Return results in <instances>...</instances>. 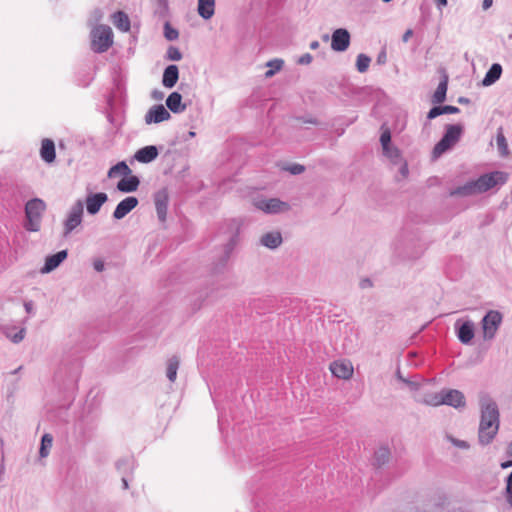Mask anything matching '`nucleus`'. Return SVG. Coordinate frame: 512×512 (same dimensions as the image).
<instances>
[{
  "label": "nucleus",
  "instance_id": "aec40b11",
  "mask_svg": "<svg viewBox=\"0 0 512 512\" xmlns=\"http://www.w3.org/2000/svg\"><path fill=\"white\" fill-rule=\"evenodd\" d=\"M283 242L282 235L279 231H271L263 234L260 238L261 245L269 249L278 248Z\"/></svg>",
  "mask_w": 512,
  "mask_h": 512
},
{
  "label": "nucleus",
  "instance_id": "49530a36",
  "mask_svg": "<svg viewBox=\"0 0 512 512\" xmlns=\"http://www.w3.org/2000/svg\"><path fill=\"white\" fill-rule=\"evenodd\" d=\"M311 61L312 56L309 53H306L299 58L298 63L304 65L311 63Z\"/></svg>",
  "mask_w": 512,
  "mask_h": 512
},
{
  "label": "nucleus",
  "instance_id": "3c124183",
  "mask_svg": "<svg viewBox=\"0 0 512 512\" xmlns=\"http://www.w3.org/2000/svg\"><path fill=\"white\" fill-rule=\"evenodd\" d=\"M412 35H413V31H412L411 29H408V30L404 33V35H403V41H404V42H407V41L411 38V36H412Z\"/></svg>",
  "mask_w": 512,
  "mask_h": 512
},
{
  "label": "nucleus",
  "instance_id": "39448f33",
  "mask_svg": "<svg viewBox=\"0 0 512 512\" xmlns=\"http://www.w3.org/2000/svg\"><path fill=\"white\" fill-rule=\"evenodd\" d=\"M508 178L509 174L504 171L485 173L476 179L478 191L482 194L492 188L501 187L508 181Z\"/></svg>",
  "mask_w": 512,
  "mask_h": 512
},
{
  "label": "nucleus",
  "instance_id": "393cba45",
  "mask_svg": "<svg viewBox=\"0 0 512 512\" xmlns=\"http://www.w3.org/2000/svg\"><path fill=\"white\" fill-rule=\"evenodd\" d=\"M197 10L202 18L210 19L215 13V0H198Z\"/></svg>",
  "mask_w": 512,
  "mask_h": 512
},
{
  "label": "nucleus",
  "instance_id": "0eeeda50",
  "mask_svg": "<svg viewBox=\"0 0 512 512\" xmlns=\"http://www.w3.org/2000/svg\"><path fill=\"white\" fill-rule=\"evenodd\" d=\"M253 204L257 209L267 214H277L289 210L288 203L283 202L278 198L255 199Z\"/></svg>",
  "mask_w": 512,
  "mask_h": 512
},
{
  "label": "nucleus",
  "instance_id": "864d4df0",
  "mask_svg": "<svg viewBox=\"0 0 512 512\" xmlns=\"http://www.w3.org/2000/svg\"><path fill=\"white\" fill-rule=\"evenodd\" d=\"M492 5V0H484L483 1V8L488 9Z\"/></svg>",
  "mask_w": 512,
  "mask_h": 512
},
{
  "label": "nucleus",
  "instance_id": "cd10ccee",
  "mask_svg": "<svg viewBox=\"0 0 512 512\" xmlns=\"http://www.w3.org/2000/svg\"><path fill=\"white\" fill-rule=\"evenodd\" d=\"M447 87H448V76L444 75L442 81L438 84V86L432 96L433 103H441L445 100Z\"/></svg>",
  "mask_w": 512,
  "mask_h": 512
},
{
  "label": "nucleus",
  "instance_id": "09e8293b",
  "mask_svg": "<svg viewBox=\"0 0 512 512\" xmlns=\"http://www.w3.org/2000/svg\"><path fill=\"white\" fill-rule=\"evenodd\" d=\"M24 308H25V311L28 313V314H32L33 311H34V304L32 301H26L24 303Z\"/></svg>",
  "mask_w": 512,
  "mask_h": 512
},
{
  "label": "nucleus",
  "instance_id": "9d476101",
  "mask_svg": "<svg viewBox=\"0 0 512 512\" xmlns=\"http://www.w3.org/2000/svg\"><path fill=\"white\" fill-rule=\"evenodd\" d=\"M443 405L452 406L456 409L466 406L464 394L457 389H442Z\"/></svg>",
  "mask_w": 512,
  "mask_h": 512
},
{
  "label": "nucleus",
  "instance_id": "c85d7f7f",
  "mask_svg": "<svg viewBox=\"0 0 512 512\" xmlns=\"http://www.w3.org/2000/svg\"><path fill=\"white\" fill-rule=\"evenodd\" d=\"M181 101V94L178 92H173L166 99V105L172 112L177 113L185 108V106L181 104Z\"/></svg>",
  "mask_w": 512,
  "mask_h": 512
},
{
  "label": "nucleus",
  "instance_id": "f704fd0d",
  "mask_svg": "<svg viewBox=\"0 0 512 512\" xmlns=\"http://www.w3.org/2000/svg\"><path fill=\"white\" fill-rule=\"evenodd\" d=\"M283 60L281 59H273L267 62V66L270 68L265 72L266 78H271L274 76L278 71H280L283 67Z\"/></svg>",
  "mask_w": 512,
  "mask_h": 512
},
{
  "label": "nucleus",
  "instance_id": "7ed1b4c3",
  "mask_svg": "<svg viewBox=\"0 0 512 512\" xmlns=\"http://www.w3.org/2000/svg\"><path fill=\"white\" fill-rule=\"evenodd\" d=\"M46 209L45 202L40 198H33L25 205V216L27 223L26 229L29 231H38L40 227V220L43 212Z\"/></svg>",
  "mask_w": 512,
  "mask_h": 512
},
{
  "label": "nucleus",
  "instance_id": "7c9ffc66",
  "mask_svg": "<svg viewBox=\"0 0 512 512\" xmlns=\"http://www.w3.org/2000/svg\"><path fill=\"white\" fill-rule=\"evenodd\" d=\"M390 455H391V452L388 447L383 446V447L378 448L374 454V464L377 467H381V466L385 465L386 463H388V461L390 459Z\"/></svg>",
  "mask_w": 512,
  "mask_h": 512
},
{
  "label": "nucleus",
  "instance_id": "72a5a7b5",
  "mask_svg": "<svg viewBox=\"0 0 512 512\" xmlns=\"http://www.w3.org/2000/svg\"><path fill=\"white\" fill-rule=\"evenodd\" d=\"M458 111V108L457 107H454V106H439V107H433L427 117L429 119H433L441 114H444V113H455Z\"/></svg>",
  "mask_w": 512,
  "mask_h": 512
},
{
  "label": "nucleus",
  "instance_id": "6ab92c4d",
  "mask_svg": "<svg viewBox=\"0 0 512 512\" xmlns=\"http://www.w3.org/2000/svg\"><path fill=\"white\" fill-rule=\"evenodd\" d=\"M139 185H140L139 178L135 175L130 174L128 176H124V178H122L117 183V189L123 193H130V192L136 191L138 189Z\"/></svg>",
  "mask_w": 512,
  "mask_h": 512
},
{
  "label": "nucleus",
  "instance_id": "5fc2aeb1",
  "mask_svg": "<svg viewBox=\"0 0 512 512\" xmlns=\"http://www.w3.org/2000/svg\"><path fill=\"white\" fill-rule=\"evenodd\" d=\"M512 466V461L503 462L501 464V468L506 469L508 467Z\"/></svg>",
  "mask_w": 512,
  "mask_h": 512
},
{
  "label": "nucleus",
  "instance_id": "2eb2a0df",
  "mask_svg": "<svg viewBox=\"0 0 512 512\" xmlns=\"http://www.w3.org/2000/svg\"><path fill=\"white\" fill-rule=\"evenodd\" d=\"M455 329L459 341L463 344H469L474 338V323L470 320L463 323L458 320Z\"/></svg>",
  "mask_w": 512,
  "mask_h": 512
},
{
  "label": "nucleus",
  "instance_id": "6e6d98bb",
  "mask_svg": "<svg viewBox=\"0 0 512 512\" xmlns=\"http://www.w3.org/2000/svg\"><path fill=\"white\" fill-rule=\"evenodd\" d=\"M318 47H319V42H318V41H313V42H311V44H310V48H311V49L315 50V49H317Z\"/></svg>",
  "mask_w": 512,
  "mask_h": 512
},
{
  "label": "nucleus",
  "instance_id": "f8f14e48",
  "mask_svg": "<svg viewBox=\"0 0 512 512\" xmlns=\"http://www.w3.org/2000/svg\"><path fill=\"white\" fill-rule=\"evenodd\" d=\"M168 201H169V193H168L167 188H162L155 193V195H154L155 208H156L158 219L161 222H164L166 220Z\"/></svg>",
  "mask_w": 512,
  "mask_h": 512
},
{
  "label": "nucleus",
  "instance_id": "680f3d73",
  "mask_svg": "<svg viewBox=\"0 0 512 512\" xmlns=\"http://www.w3.org/2000/svg\"><path fill=\"white\" fill-rule=\"evenodd\" d=\"M21 368H22L21 366H20V367H18V368H17L16 370H14L12 373H13V374H16L19 370H21Z\"/></svg>",
  "mask_w": 512,
  "mask_h": 512
},
{
  "label": "nucleus",
  "instance_id": "5701e85b",
  "mask_svg": "<svg viewBox=\"0 0 512 512\" xmlns=\"http://www.w3.org/2000/svg\"><path fill=\"white\" fill-rule=\"evenodd\" d=\"M40 156L47 163H52L55 160V144L51 139L45 138L42 140Z\"/></svg>",
  "mask_w": 512,
  "mask_h": 512
},
{
  "label": "nucleus",
  "instance_id": "6e6552de",
  "mask_svg": "<svg viewBox=\"0 0 512 512\" xmlns=\"http://www.w3.org/2000/svg\"><path fill=\"white\" fill-rule=\"evenodd\" d=\"M462 130H447L442 139L433 149V157L438 158L443 153L451 149L460 139Z\"/></svg>",
  "mask_w": 512,
  "mask_h": 512
},
{
  "label": "nucleus",
  "instance_id": "4c0bfd02",
  "mask_svg": "<svg viewBox=\"0 0 512 512\" xmlns=\"http://www.w3.org/2000/svg\"><path fill=\"white\" fill-rule=\"evenodd\" d=\"M370 58L364 54H359L356 61L357 70L361 73L367 71L370 65Z\"/></svg>",
  "mask_w": 512,
  "mask_h": 512
},
{
  "label": "nucleus",
  "instance_id": "423d86ee",
  "mask_svg": "<svg viewBox=\"0 0 512 512\" xmlns=\"http://www.w3.org/2000/svg\"><path fill=\"white\" fill-rule=\"evenodd\" d=\"M502 322V315L500 312L490 310L482 319V330L484 340H492Z\"/></svg>",
  "mask_w": 512,
  "mask_h": 512
},
{
  "label": "nucleus",
  "instance_id": "f3484780",
  "mask_svg": "<svg viewBox=\"0 0 512 512\" xmlns=\"http://www.w3.org/2000/svg\"><path fill=\"white\" fill-rule=\"evenodd\" d=\"M67 251L61 250L53 255L47 256L44 266L40 269V273L47 274L55 270L66 258Z\"/></svg>",
  "mask_w": 512,
  "mask_h": 512
},
{
  "label": "nucleus",
  "instance_id": "a19ab883",
  "mask_svg": "<svg viewBox=\"0 0 512 512\" xmlns=\"http://www.w3.org/2000/svg\"><path fill=\"white\" fill-rule=\"evenodd\" d=\"M446 439L451 443L453 444L455 447L459 448V449H463V450H467L470 448V445L467 441H464V440H459L457 438H455L454 436L450 435V434H447L446 435Z\"/></svg>",
  "mask_w": 512,
  "mask_h": 512
},
{
  "label": "nucleus",
  "instance_id": "4468645a",
  "mask_svg": "<svg viewBox=\"0 0 512 512\" xmlns=\"http://www.w3.org/2000/svg\"><path fill=\"white\" fill-rule=\"evenodd\" d=\"M108 200V196L104 192L99 193H90L87 195L85 204L88 214L95 215L97 214L102 205L106 203Z\"/></svg>",
  "mask_w": 512,
  "mask_h": 512
},
{
  "label": "nucleus",
  "instance_id": "37998d69",
  "mask_svg": "<svg viewBox=\"0 0 512 512\" xmlns=\"http://www.w3.org/2000/svg\"><path fill=\"white\" fill-rule=\"evenodd\" d=\"M167 58L172 61H179L182 58V53L177 47L171 46L167 50Z\"/></svg>",
  "mask_w": 512,
  "mask_h": 512
},
{
  "label": "nucleus",
  "instance_id": "dca6fc26",
  "mask_svg": "<svg viewBox=\"0 0 512 512\" xmlns=\"http://www.w3.org/2000/svg\"><path fill=\"white\" fill-rule=\"evenodd\" d=\"M139 201L134 196H129L123 199L118 203L114 212L113 218L116 220L123 219L127 214H129L137 205Z\"/></svg>",
  "mask_w": 512,
  "mask_h": 512
},
{
  "label": "nucleus",
  "instance_id": "4be33fe9",
  "mask_svg": "<svg viewBox=\"0 0 512 512\" xmlns=\"http://www.w3.org/2000/svg\"><path fill=\"white\" fill-rule=\"evenodd\" d=\"M170 117L169 112L162 105L154 106L149 112L146 114V122L147 123H159L164 120H167Z\"/></svg>",
  "mask_w": 512,
  "mask_h": 512
},
{
  "label": "nucleus",
  "instance_id": "2f4dec72",
  "mask_svg": "<svg viewBox=\"0 0 512 512\" xmlns=\"http://www.w3.org/2000/svg\"><path fill=\"white\" fill-rule=\"evenodd\" d=\"M179 363L180 361L177 356H172L171 358L168 359L166 375L171 382H174L177 377Z\"/></svg>",
  "mask_w": 512,
  "mask_h": 512
},
{
  "label": "nucleus",
  "instance_id": "473e14b6",
  "mask_svg": "<svg viewBox=\"0 0 512 512\" xmlns=\"http://www.w3.org/2000/svg\"><path fill=\"white\" fill-rule=\"evenodd\" d=\"M53 437L51 434H44L41 438V445L39 450L40 458H45L49 455L50 449L52 447Z\"/></svg>",
  "mask_w": 512,
  "mask_h": 512
},
{
  "label": "nucleus",
  "instance_id": "1a4fd4ad",
  "mask_svg": "<svg viewBox=\"0 0 512 512\" xmlns=\"http://www.w3.org/2000/svg\"><path fill=\"white\" fill-rule=\"evenodd\" d=\"M383 154L394 164L401 162V154L397 147L391 144V134L389 130H384L380 137Z\"/></svg>",
  "mask_w": 512,
  "mask_h": 512
},
{
  "label": "nucleus",
  "instance_id": "20e7f679",
  "mask_svg": "<svg viewBox=\"0 0 512 512\" xmlns=\"http://www.w3.org/2000/svg\"><path fill=\"white\" fill-rule=\"evenodd\" d=\"M84 202L81 199L75 201L70 207L63 222V237H68L83 221Z\"/></svg>",
  "mask_w": 512,
  "mask_h": 512
},
{
  "label": "nucleus",
  "instance_id": "8fccbe9b",
  "mask_svg": "<svg viewBox=\"0 0 512 512\" xmlns=\"http://www.w3.org/2000/svg\"><path fill=\"white\" fill-rule=\"evenodd\" d=\"M400 174L402 177H406L408 175V166L406 163H403L399 169Z\"/></svg>",
  "mask_w": 512,
  "mask_h": 512
},
{
  "label": "nucleus",
  "instance_id": "b1692460",
  "mask_svg": "<svg viewBox=\"0 0 512 512\" xmlns=\"http://www.w3.org/2000/svg\"><path fill=\"white\" fill-rule=\"evenodd\" d=\"M179 78L178 67L176 65H169L163 73L162 83L167 88L175 86Z\"/></svg>",
  "mask_w": 512,
  "mask_h": 512
},
{
  "label": "nucleus",
  "instance_id": "58836bf2",
  "mask_svg": "<svg viewBox=\"0 0 512 512\" xmlns=\"http://www.w3.org/2000/svg\"><path fill=\"white\" fill-rule=\"evenodd\" d=\"M164 36L167 40L173 41L178 39L179 32L175 28H173L169 22L164 24Z\"/></svg>",
  "mask_w": 512,
  "mask_h": 512
},
{
  "label": "nucleus",
  "instance_id": "4d7b16f0",
  "mask_svg": "<svg viewBox=\"0 0 512 512\" xmlns=\"http://www.w3.org/2000/svg\"><path fill=\"white\" fill-rule=\"evenodd\" d=\"M507 454L512 457V441L509 443L507 447Z\"/></svg>",
  "mask_w": 512,
  "mask_h": 512
},
{
  "label": "nucleus",
  "instance_id": "de8ad7c7",
  "mask_svg": "<svg viewBox=\"0 0 512 512\" xmlns=\"http://www.w3.org/2000/svg\"><path fill=\"white\" fill-rule=\"evenodd\" d=\"M93 267L97 272H102L104 270V262L100 259H97L94 261Z\"/></svg>",
  "mask_w": 512,
  "mask_h": 512
},
{
  "label": "nucleus",
  "instance_id": "9b49d317",
  "mask_svg": "<svg viewBox=\"0 0 512 512\" xmlns=\"http://www.w3.org/2000/svg\"><path fill=\"white\" fill-rule=\"evenodd\" d=\"M330 371L339 378L348 380L353 375V365L349 360H337L330 364Z\"/></svg>",
  "mask_w": 512,
  "mask_h": 512
},
{
  "label": "nucleus",
  "instance_id": "f257e3e1",
  "mask_svg": "<svg viewBox=\"0 0 512 512\" xmlns=\"http://www.w3.org/2000/svg\"><path fill=\"white\" fill-rule=\"evenodd\" d=\"M479 405L481 417L478 439L481 445H488L499 430V409L497 403L488 394L480 395Z\"/></svg>",
  "mask_w": 512,
  "mask_h": 512
},
{
  "label": "nucleus",
  "instance_id": "412c9836",
  "mask_svg": "<svg viewBox=\"0 0 512 512\" xmlns=\"http://www.w3.org/2000/svg\"><path fill=\"white\" fill-rule=\"evenodd\" d=\"M159 152L156 146L149 145L139 149L135 154V159L141 163H149L155 160Z\"/></svg>",
  "mask_w": 512,
  "mask_h": 512
},
{
  "label": "nucleus",
  "instance_id": "e433bc0d",
  "mask_svg": "<svg viewBox=\"0 0 512 512\" xmlns=\"http://www.w3.org/2000/svg\"><path fill=\"white\" fill-rule=\"evenodd\" d=\"M496 144L499 151L500 156L507 157L509 155L508 144L505 136L502 133H498L496 137Z\"/></svg>",
  "mask_w": 512,
  "mask_h": 512
},
{
  "label": "nucleus",
  "instance_id": "c9c22d12",
  "mask_svg": "<svg viewBox=\"0 0 512 512\" xmlns=\"http://www.w3.org/2000/svg\"><path fill=\"white\" fill-rule=\"evenodd\" d=\"M423 402L430 406L443 405L442 390L438 393H429L425 395Z\"/></svg>",
  "mask_w": 512,
  "mask_h": 512
},
{
  "label": "nucleus",
  "instance_id": "c03bdc74",
  "mask_svg": "<svg viewBox=\"0 0 512 512\" xmlns=\"http://www.w3.org/2000/svg\"><path fill=\"white\" fill-rule=\"evenodd\" d=\"M396 375H397V378L399 380H401L402 382L406 383L407 385H409L412 389H417V384L415 382H411L407 379H405L401 373H400V370L398 369L397 372H396Z\"/></svg>",
  "mask_w": 512,
  "mask_h": 512
},
{
  "label": "nucleus",
  "instance_id": "f03ea898",
  "mask_svg": "<svg viewBox=\"0 0 512 512\" xmlns=\"http://www.w3.org/2000/svg\"><path fill=\"white\" fill-rule=\"evenodd\" d=\"M113 44V33L107 25H97L91 31V48L94 52L103 53Z\"/></svg>",
  "mask_w": 512,
  "mask_h": 512
},
{
  "label": "nucleus",
  "instance_id": "a18cd8bd",
  "mask_svg": "<svg viewBox=\"0 0 512 512\" xmlns=\"http://www.w3.org/2000/svg\"><path fill=\"white\" fill-rule=\"evenodd\" d=\"M25 329H21L19 332L14 334L11 338L12 342L19 343L24 339Z\"/></svg>",
  "mask_w": 512,
  "mask_h": 512
},
{
  "label": "nucleus",
  "instance_id": "bf43d9fd",
  "mask_svg": "<svg viewBox=\"0 0 512 512\" xmlns=\"http://www.w3.org/2000/svg\"><path fill=\"white\" fill-rule=\"evenodd\" d=\"M194 136H195V132L193 130H189V132L187 133V138H185V140L192 138Z\"/></svg>",
  "mask_w": 512,
  "mask_h": 512
},
{
  "label": "nucleus",
  "instance_id": "a211bd4d",
  "mask_svg": "<svg viewBox=\"0 0 512 512\" xmlns=\"http://www.w3.org/2000/svg\"><path fill=\"white\" fill-rule=\"evenodd\" d=\"M450 196H460V197H468L480 194L478 191V186L476 180H471L465 183L462 186H458L455 189L450 191Z\"/></svg>",
  "mask_w": 512,
  "mask_h": 512
},
{
  "label": "nucleus",
  "instance_id": "e2e57ef3",
  "mask_svg": "<svg viewBox=\"0 0 512 512\" xmlns=\"http://www.w3.org/2000/svg\"><path fill=\"white\" fill-rule=\"evenodd\" d=\"M363 283H365V285H368V284H370V281L369 280H365ZM362 287H364V284H362Z\"/></svg>",
  "mask_w": 512,
  "mask_h": 512
},
{
  "label": "nucleus",
  "instance_id": "69168bd1",
  "mask_svg": "<svg viewBox=\"0 0 512 512\" xmlns=\"http://www.w3.org/2000/svg\"><path fill=\"white\" fill-rule=\"evenodd\" d=\"M447 128H451V129H454V128H457L456 126H448Z\"/></svg>",
  "mask_w": 512,
  "mask_h": 512
},
{
  "label": "nucleus",
  "instance_id": "79ce46f5",
  "mask_svg": "<svg viewBox=\"0 0 512 512\" xmlns=\"http://www.w3.org/2000/svg\"><path fill=\"white\" fill-rule=\"evenodd\" d=\"M505 496L507 502L512 506V471L506 478Z\"/></svg>",
  "mask_w": 512,
  "mask_h": 512
},
{
  "label": "nucleus",
  "instance_id": "ddd939ff",
  "mask_svg": "<svg viewBox=\"0 0 512 512\" xmlns=\"http://www.w3.org/2000/svg\"><path fill=\"white\" fill-rule=\"evenodd\" d=\"M350 45V34L346 29H336L332 34L331 48L334 51H345Z\"/></svg>",
  "mask_w": 512,
  "mask_h": 512
},
{
  "label": "nucleus",
  "instance_id": "bb28decb",
  "mask_svg": "<svg viewBox=\"0 0 512 512\" xmlns=\"http://www.w3.org/2000/svg\"><path fill=\"white\" fill-rule=\"evenodd\" d=\"M502 74V67L500 64H493L486 73L482 83L484 86H490L495 83Z\"/></svg>",
  "mask_w": 512,
  "mask_h": 512
},
{
  "label": "nucleus",
  "instance_id": "ea45409f",
  "mask_svg": "<svg viewBox=\"0 0 512 512\" xmlns=\"http://www.w3.org/2000/svg\"><path fill=\"white\" fill-rule=\"evenodd\" d=\"M281 169L284 171H288L292 175H299L305 171V167L297 163L283 165Z\"/></svg>",
  "mask_w": 512,
  "mask_h": 512
},
{
  "label": "nucleus",
  "instance_id": "052dcab7",
  "mask_svg": "<svg viewBox=\"0 0 512 512\" xmlns=\"http://www.w3.org/2000/svg\"><path fill=\"white\" fill-rule=\"evenodd\" d=\"M438 5L440 6H446L447 5V0H436Z\"/></svg>",
  "mask_w": 512,
  "mask_h": 512
},
{
  "label": "nucleus",
  "instance_id": "603ef678",
  "mask_svg": "<svg viewBox=\"0 0 512 512\" xmlns=\"http://www.w3.org/2000/svg\"><path fill=\"white\" fill-rule=\"evenodd\" d=\"M125 464H128V460H127V459H121V460H119V461L117 462L116 466H117V468L120 470V469H121V467H122L123 465H125Z\"/></svg>",
  "mask_w": 512,
  "mask_h": 512
},
{
  "label": "nucleus",
  "instance_id": "c756f323",
  "mask_svg": "<svg viewBox=\"0 0 512 512\" xmlns=\"http://www.w3.org/2000/svg\"><path fill=\"white\" fill-rule=\"evenodd\" d=\"M131 172L132 171L129 168V166L124 161H121L109 169L107 176L109 178H115L118 176H128L131 174Z\"/></svg>",
  "mask_w": 512,
  "mask_h": 512
},
{
  "label": "nucleus",
  "instance_id": "13d9d810",
  "mask_svg": "<svg viewBox=\"0 0 512 512\" xmlns=\"http://www.w3.org/2000/svg\"><path fill=\"white\" fill-rule=\"evenodd\" d=\"M122 483H123V488L128 489L129 485H128V481L125 477L122 478Z\"/></svg>",
  "mask_w": 512,
  "mask_h": 512
},
{
  "label": "nucleus",
  "instance_id": "a878e982",
  "mask_svg": "<svg viewBox=\"0 0 512 512\" xmlns=\"http://www.w3.org/2000/svg\"><path fill=\"white\" fill-rule=\"evenodd\" d=\"M112 21L117 29L123 32H127L130 30V20L126 13L122 11H117L113 14Z\"/></svg>",
  "mask_w": 512,
  "mask_h": 512
},
{
  "label": "nucleus",
  "instance_id": "0e129e2a",
  "mask_svg": "<svg viewBox=\"0 0 512 512\" xmlns=\"http://www.w3.org/2000/svg\"><path fill=\"white\" fill-rule=\"evenodd\" d=\"M363 283H365V285H368V284H370V281L369 280H365ZM362 287H364V284H362Z\"/></svg>",
  "mask_w": 512,
  "mask_h": 512
}]
</instances>
